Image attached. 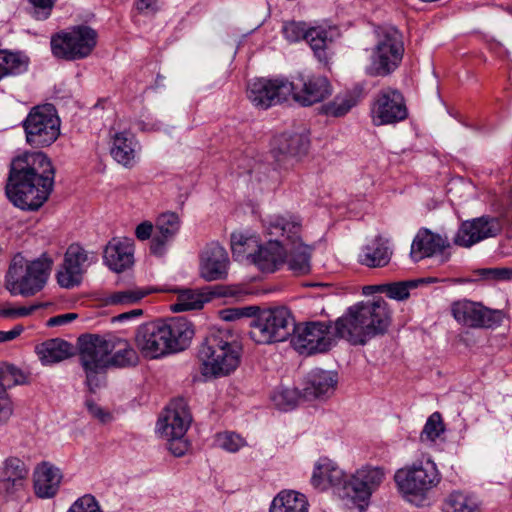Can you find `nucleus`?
I'll return each mask as SVG.
<instances>
[{
	"instance_id": "nucleus-26",
	"label": "nucleus",
	"mask_w": 512,
	"mask_h": 512,
	"mask_svg": "<svg viewBox=\"0 0 512 512\" xmlns=\"http://www.w3.org/2000/svg\"><path fill=\"white\" fill-rule=\"evenodd\" d=\"M337 384L336 372L314 369L307 376L302 397L305 400L326 399L334 394Z\"/></svg>"
},
{
	"instance_id": "nucleus-47",
	"label": "nucleus",
	"mask_w": 512,
	"mask_h": 512,
	"mask_svg": "<svg viewBox=\"0 0 512 512\" xmlns=\"http://www.w3.org/2000/svg\"><path fill=\"white\" fill-rule=\"evenodd\" d=\"M43 307V304L36 303L29 306H14L11 303L0 304V318L17 319L31 315L37 309Z\"/></svg>"
},
{
	"instance_id": "nucleus-46",
	"label": "nucleus",
	"mask_w": 512,
	"mask_h": 512,
	"mask_svg": "<svg viewBox=\"0 0 512 512\" xmlns=\"http://www.w3.org/2000/svg\"><path fill=\"white\" fill-rule=\"evenodd\" d=\"M300 399L299 392L294 388H281L272 395L274 405L282 411L295 408Z\"/></svg>"
},
{
	"instance_id": "nucleus-48",
	"label": "nucleus",
	"mask_w": 512,
	"mask_h": 512,
	"mask_svg": "<svg viewBox=\"0 0 512 512\" xmlns=\"http://www.w3.org/2000/svg\"><path fill=\"white\" fill-rule=\"evenodd\" d=\"M478 275L487 281H509L512 280V267L482 268L477 271Z\"/></svg>"
},
{
	"instance_id": "nucleus-52",
	"label": "nucleus",
	"mask_w": 512,
	"mask_h": 512,
	"mask_svg": "<svg viewBox=\"0 0 512 512\" xmlns=\"http://www.w3.org/2000/svg\"><path fill=\"white\" fill-rule=\"evenodd\" d=\"M56 0H30L33 5V16L38 20L49 17Z\"/></svg>"
},
{
	"instance_id": "nucleus-58",
	"label": "nucleus",
	"mask_w": 512,
	"mask_h": 512,
	"mask_svg": "<svg viewBox=\"0 0 512 512\" xmlns=\"http://www.w3.org/2000/svg\"><path fill=\"white\" fill-rule=\"evenodd\" d=\"M23 332V327L17 325L9 331H0V343L11 341Z\"/></svg>"
},
{
	"instance_id": "nucleus-56",
	"label": "nucleus",
	"mask_w": 512,
	"mask_h": 512,
	"mask_svg": "<svg viewBox=\"0 0 512 512\" xmlns=\"http://www.w3.org/2000/svg\"><path fill=\"white\" fill-rule=\"evenodd\" d=\"M86 406L90 414L99 419L101 422H107L110 419V414L105 412L100 406L95 404L94 402L87 400Z\"/></svg>"
},
{
	"instance_id": "nucleus-53",
	"label": "nucleus",
	"mask_w": 512,
	"mask_h": 512,
	"mask_svg": "<svg viewBox=\"0 0 512 512\" xmlns=\"http://www.w3.org/2000/svg\"><path fill=\"white\" fill-rule=\"evenodd\" d=\"M14 405L7 391L0 390V425L6 423L13 415Z\"/></svg>"
},
{
	"instance_id": "nucleus-3",
	"label": "nucleus",
	"mask_w": 512,
	"mask_h": 512,
	"mask_svg": "<svg viewBox=\"0 0 512 512\" xmlns=\"http://www.w3.org/2000/svg\"><path fill=\"white\" fill-rule=\"evenodd\" d=\"M193 336V325L185 318L156 320L138 327L135 345L143 357L159 359L186 349Z\"/></svg>"
},
{
	"instance_id": "nucleus-45",
	"label": "nucleus",
	"mask_w": 512,
	"mask_h": 512,
	"mask_svg": "<svg viewBox=\"0 0 512 512\" xmlns=\"http://www.w3.org/2000/svg\"><path fill=\"white\" fill-rule=\"evenodd\" d=\"M149 291L143 288H129L111 293L107 300L112 305H130L143 299Z\"/></svg>"
},
{
	"instance_id": "nucleus-8",
	"label": "nucleus",
	"mask_w": 512,
	"mask_h": 512,
	"mask_svg": "<svg viewBox=\"0 0 512 512\" xmlns=\"http://www.w3.org/2000/svg\"><path fill=\"white\" fill-rule=\"evenodd\" d=\"M294 318L285 307L266 309L249 322V337L256 344H272L286 341L292 336Z\"/></svg>"
},
{
	"instance_id": "nucleus-27",
	"label": "nucleus",
	"mask_w": 512,
	"mask_h": 512,
	"mask_svg": "<svg viewBox=\"0 0 512 512\" xmlns=\"http://www.w3.org/2000/svg\"><path fill=\"white\" fill-rule=\"evenodd\" d=\"M345 481V473L338 465L328 458H320L314 465L311 476V485L319 490L324 491L328 487L341 488L343 491Z\"/></svg>"
},
{
	"instance_id": "nucleus-12",
	"label": "nucleus",
	"mask_w": 512,
	"mask_h": 512,
	"mask_svg": "<svg viewBox=\"0 0 512 512\" xmlns=\"http://www.w3.org/2000/svg\"><path fill=\"white\" fill-rule=\"evenodd\" d=\"M52 265L53 259L46 253L30 262L22 275L18 274V269L14 264L9 268L6 288L13 295H34L46 284Z\"/></svg>"
},
{
	"instance_id": "nucleus-4",
	"label": "nucleus",
	"mask_w": 512,
	"mask_h": 512,
	"mask_svg": "<svg viewBox=\"0 0 512 512\" xmlns=\"http://www.w3.org/2000/svg\"><path fill=\"white\" fill-rule=\"evenodd\" d=\"M242 347L228 330H212L201 343L198 359L206 378H221L232 374L240 365Z\"/></svg>"
},
{
	"instance_id": "nucleus-24",
	"label": "nucleus",
	"mask_w": 512,
	"mask_h": 512,
	"mask_svg": "<svg viewBox=\"0 0 512 512\" xmlns=\"http://www.w3.org/2000/svg\"><path fill=\"white\" fill-rule=\"evenodd\" d=\"M29 470L26 464L17 457H8L0 465V493L14 495L22 490Z\"/></svg>"
},
{
	"instance_id": "nucleus-40",
	"label": "nucleus",
	"mask_w": 512,
	"mask_h": 512,
	"mask_svg": "<svg viewBox=\"0 0 512 512\" xmlns=\"http://www.w3.org/2000/svg\"><path fill=\"white\" fill-rule=\"evenodd\" d=\"M176 301L171 304L173 312H183L197 310L203 307V304L209 300L202 293H198L191 289L179 290Z\"/></svg>"
},
{
	"instance_id": "nucleus-21",
	"label": "nucleus",
	"mask_w": 512,
	"mask_h": 512,
	"mask_svg": "<svg viewBox=\"0 0 512 512\" xmlns=\"http://www.w3.org/2000/svg\"><path fill=\"white\" fill-rule=\"evenodd\" d=\"M290 84L294 86L291 97L305 107L322 102L332 94L331 84L323 76L299 75Z\"/></svg>"
},
{
	"instance_id": "nucleus-30",
	"label": "nucleus",
	"mask_w": 512,
	"mask_h": 512,
	"mask_svg": "<svg viewBox=\"0 0 512 512\" xmlns=\"http://www.w3.org/2000/svg\"><path fill=\"white\" fill-rule=\"evenodd\" d=\"M251 261L262 272L272 273L278 270L287 258V250L278 240H269L250 255Z\"/></svg>"
},
{
	"instance_id": "nucleus-37",
	"label": "nucleus",
	"mask_w": 512,
	"mask_h": 512,
	"mask_svg": "<svg viewBox=\"0 0 512 512\" xmlns=\"http://www.w3.org/2000/svg\"><path fill=\"white\" fill-rule=\"evenodd\" d=\"M289 251L288 266L295 274H306L310 271V248L300 243L285 247Z\"/></svg>"
},
{
	"instance_id": "nucleus-2",
	"label": "nucleus",
	"mask_w": 512,
	"mask_h": 512,
	"mask_svg": "<svg viewBox=\"0 0 512 512\" xmlns=\"http://www.w3.org/2000/svg\"><path fill=\"white\" fill-rule=\"evenodd\" d=\"M54 174L53 165L43 152L16 157L6 185L7 197L22 210H38L53 189Z\"/></svg>"
},
{
	"instance_id": "nucleus-14",
	"label": "nucleus",
	"mask_w": 512,
	"mask_h": 512,
	"mask_svg": "<svg viewBox=\"0 0 512 512\" xmlns=\"http://www.w3.org/2000/svg\"><path fill=\"white\" fill-rule=\"evenodd\" d=\"M293 89L294 86L285 78H257L248 84L247 97L255 107L265 110L287 101Z\"/></svg>"
},
{
	"instance_id": "nucleus-51",
	"label": "nucleus",
	"mask_w": 512,
	"mask_h": 512,
	"mask_svg": "<svg viewBox=\"0 0 512 512\" xmlns=\"http://www.w3.org/2000/svg\"><path fill=\"white\" fill-rule=\"evenodd\" d=\"M258 308L255 306L226 308L220 312L221 318L225 321H235L242 318L253 317Z\"/></svg>"
},
{
	"instance_id": "nucleus-31",
	"label": "nucleus",
	"mask_w": 512,
	"mask_h": 512,
	"mask_svg": "<svg viewBox=\"0 0 512 512\" xmlns=\"http://www.w3.org/2000/svg\"><path fill=\"white\" fill-rule=\"evenodd\" d=\"M392 254L389 240L378 235L362 248L358 261L370 268L384 267L390 262Z\"/></svg>"
},
{
	"instance_id": "nucleus-39",
	"label": "nucleus",
	"mask_w": 512,
	"mask_h": 512,
	"mask_svg": "<svg viewBox=\"0 0 512 512\" xmlns=\"http://www.w3.org/2000/svg\"><path fill=\"white\" fill-rule=\"evenodd\" d=\"M28 67V59L20 53L0 50V79L25 72Z\"/></svg>"
},
{
	"instance_id": "nucleus-19",
	"label": "nucleus",
	"mask_w": 512,
	"mask_h": 512,
	"mask_svg": "<svg viewBox=\"0 0 512 512\" xmlns=\"http://www.w3.org/2000/svg\"><path fill=\"white\" fill-rule=\"evenodd\" d=\"M501 231L502 223L499 218L481 216L464 221L456 233L454 243L469 248L485 239L496 237Z\"/></svg>"
},
{
	"instance_id": "nucleus-22",
	"label": "nucleus",
	"mask_w": 512,
	"mask_h": 512,
	"mask_svg": "<svg viewBox=\"0 0 512 512\" xmlns=\"http://www.w3.org/2000/svg\"><path fill=\"white\" fill-rule=\"evenodd\" d=\"M181 220L175 212H164L155 219V232L150 244L153 255L162 257L167 252V247L173 242L180 231Z\"/></svg>"
},
{
	"instance_id": "nucleus-15",
	"label": "nucleus",
	"mask_w": 512,
	"mask_h": 512,
	"mask_svg": "<svg viewBox=\"0 0 512 512\" xmlns=\"http://www.w3.org/2000/svg\"><path fill=\"white\" fill-rule=\"evenodd\" d=\"M451 313L459 324L470 328L498 326L504 317V313L501 310L489 309L480 302L467 299L453 302Z\"/></svg>"
},
{
	"instance_id": "nucleus-11",
	"label": "nucleus",
	"mask_w": 512,
	"mask_h": 512,
	"mask_svg": "<svg viewBox=\"0 0 512 512\" xmlns=\"http://www.w3.org/2000/svg\"><path fill=\"white\" fill-rule=\"evenodd\" d=\"M96 43L97 32L89 26L79 25L53 35L51 50L57 58L78 60L90 55Z\"/></svg>"
},
{
	"instance_id": "nucleus-59",
	"label": "nucleus",
	"mask_w": 512,
	"mask_h": 512,
	"mask_svg": "<svg viewBox=\"0 0 512 512\" xmlns=\"http://www.w3.org/2000/svg\"><path fill=\"white\" fill-rule=\"evenodd\" d=\"M142 314H143V311L141 309H134L129 312L119 314L118 316L114 317V320L122 322L125 320H130L135 317H139Z\"/></svg>"
},
{
	"instance_id": "nucleus-25",
	"label": "nucleus",
	"mask_w": 512,
	"mask_h": 512,
	"mask_svg": "<svg viewBox=\"0 0 512 512\" xmlns=\"http://www.w3.org/2000/svg\"><path fill=\"white\" fill-rule=\"evenodd\" d=\"M309 147V140L299 133H283L274 138L272 153L280 166L286 165L291 159L304 155Z\"/></svg>"
},
{
	"instance_id": "nucleus-1",
	"label": "nucleus",
	"mask_w": 512,
	"mask_h": 512,
	"mask_svg": "<svg viewBox=\"0 0 512 512\" xmlns=\"http://www.w3.org/2000/svg\"><path fill=\"white\" fill-rule=\"evenodd\" d=\"M391 317L383 298L350 306L332 326L331 321H309L293 326L291 344L300 353L314 354L328 351L336 339L352 345H365L372 338L383 335Z\"/></svg>"
},
{
	"instance_id": "nucleus-55",
	"label": "nucleus",
	"mask_w": 512,
	"mask_h": 512,
	"mask_svg": "<svg viewBox=\"0 0 512 512\" xmlns=\"http://www.w3.org/2000/svg\"><path fill=\"white\" fill-rule=\"evenodd\" d=\"M155 232V223L151 221H143L135 228V236L140 241H145L153 238Z\"/></svg>"
},
{
	"instance_id": "nucleus-38",
	"label": "nucleus",
	"mask_w": 512,
	"mask_h": 512,
	"mask_svg": "<svg viewBox=\"0 0 512 512\" xmlns=\"http://www.w3.org/2000/svg\"><path fill=\"white\" fill-rule=\"evenodd\" d=\"M443 512H481L479 504L472 496L454 491L444 501Z\"/></svg>"
},
{
	"instance_id": "nucleus-5",
	"label": "nucleus",
	"mask_w": 512,
	"mask_h": 512,
	"mask_svg": "<svg viewBox=\"0 0 512 512\" xmlns=\"http://www.w3.org/2000/svg\"><path fill=\"white\" fill-rule=\"evenodd\" d=\"M80 364L86 375V385L90 392L100 388L109 369V355L113 352L111 334L86 333L77 339Z\"/></svg>"
},
{
	"instance_id": "nucleus-29",
	"label": "nucleus",
	"mask_w": 512,
	"mask_h": 512,
	"mask_svg": "<svg viewBox=\"0 0 512 512\" xmlns=\"http://www.w3.org/2000/svg\"><path fill=\"white\" fill-rule=\"evenodd\" d=\"M447 247L449 242L446 237L428 229H421L412 242L410 255L415 262H418L423 258L442 253Z\"/></svg>"
},
{
	"instance_id": "nucleus-13",
	"label": "nucleus",
	"mask_w": 512,
	"mask_h": 512,
	"mask_svg": "<svg viewBox=\"0 0 512 512\" xmlns=\"http://www.w3.org/2000/svg\"><path fill=\"white\" fill-rule=\"evenodd\" d=\"M386 475L387 470L383 466L363 465L349 479L345 478L343 493H340V496L349 498L359 507L367 505L372 494L386 479Z\"/></svg>"
},
{
	"instance_id": "nucleus-61",
	"label": "nucleus",
	"mask_w": 512,
	"mask_h": 512,
	"mask_svg": "<svg viewBox=\"0 0 512 512\" xmlns=\"http://www.w3.org/2000/svg\"><path fill=\"white\" fill-rule=\"evenodd\" d=\"M214 295H225V293H222V292H218V293H213Z\"/></svg>"
},
{
	"instance_id": "nucleus-34",
	"label": "nucleus",
	"mask_w": 512,
	"mask_h": 512,
	"mask_svg": "<svg viewBox=\"0 0 512 512\" xmlns=\"http://www.w3.org/2000/svg\"><path fill=\"white\" fill-rule=\"evenodd\" d=\"M37 355L43 365H52L73 355V346L59 338L50 339L36 347Z\"/></svg>"
},
{
	"instance_id": "nucleus-44",
	"label": "nucleus",
	"mask_w": 512,
	"mask_h": 512,
	"mask_svg": "<svg viewBox=\"0 0 512 512\" xmlns=\"http://www.w3.org/2000/svg\"><path fill=\"white\" fill-rule=\"evenodd\" d=\"M26 382V375L16 366L8 363L0 364V390L7 391L16 385Z\"/></svg>"
},
{
	"instance_id": "nucleus-20",
	"label": "nucleus",
	"mask_w": 512,
	"mask_h": 512,
	"mask_svg": "<svg viewBox=\"0 0 512 512\" xmlns=\"http://www.w3.org/2000/svg\"><path fill=\"white\" fill-rule=\"evenodd\" d=\"M282 32L289 42L306 40L319 60L326 58L325 49L331 42L329 31L326 28L308 27L304 22L291 21L283 25Z\"/></svg>"
},
{
	"instance_id": "nucleus-10",
	"label": "nucleus",
	"mask_w": 512,
	"mask_h": 512,
	"mask_svg": "<svg viewBox=\"0 0 512 512\" xmlns=\"http://www.w3.org/2000/svg\"><path fill=\"white\" fill-rule=\"evenodd\" d=\"M61 121L52 104L33 107L23 121L26 141L36 148L52 145L60 135Z\"/></svg>"
},
{
	"instance_id": "nucleus-57",
	"label": "nucleus",
	"mask_w": 512,
	"mask_h": 512,
	"mask_svg": "<svg viewBox=\"0 0 512 512\" xmlns=\"http://www.w3.org/2000/svg\"><path fill=\"white\" fill-rule=\"evenodd\" d=\"M76 318H77V314H75V313H66V314L57 315V316L51 317L47 321V326L55 327V326L65 325V324L70 323L71 321L75 320Z\"/></svg>"
},
{
	"instance_id": "nucleus-60",
	"label": "nucleus",
	"mask_w": 512,
	"mask_h": 512,
	"mask_svg": "<svg viewBox=\"0 0 512 512\" xmlns=\"http://www.w3.org/2000/svg\"><path fill=\"white\" fill-rule=\"evenodd\" d=\"M249 241H250V239L245 238L242 235L232 234V236H231L232 249L234 251H237L238 247H242V246L247 245Z\"/></svg>"
},
{
	"instance_id": "nucleus-32",
	"label": "nucleus",
	"mask_w": 512,
	"mask_h": 512,
	"mask_svg": "<svg viewBox=\"0 0 512 512\" xmlns=\"http://www.w3.org/2000/svg\"><path fill=\"white\" fill-rule=\"evenodd\" d=\"M139 149L135 135L129 131H122L114 135L110 154L117 163L124 167H132L136 162Z\"/></svg>"
},
{
	"instance_id": "nucleus-33",
	"label": "nucleus",
	"mask_w": 512,
	"mask_h": 512,
	"mask_svg": "<svg viewBox=\"0 0 512 512\" xmlns=\"http://www.w3.org/2000/svg\"><path fill=\"white\" fill-rule=\"evenodd\" d=\"M62 475L60 470L49 464L42 463L34 472V488L41 498L53 497L60 486Z\"/></svg>"
},
{
	"instance_id": "nucleus-42",
	"label": "nucleus",
	"mask_w": 512,
	"mask_h": 512,
	"mask_svg": "<svg viewBox=\"0 0 512 512\" xmlns=\"http://www.w3.org/2000/svg\"><path fill=\"white\" fill-rule=\"evenodd\" d=\"M357 103L351 93L337 95L333 101L327 103L323 109L326 115L341 117L347 114Z\"/></svg>"
},
{
	"instance_id": "nucleus-54",
	"label": "nucleus",
	"mask_w": 512,
	"mask_h": 512,
	"mask_svg": "<svg viewBox=\"0 0 512 512\" xmlns=\"http://www.w3.org/2000/svg\"><path fill=\"white\" fill-rule=\"evenodd\" d=\"M162 6V0H136V10L144 15H151L160 10Z\"/></svg>"
},
{
	"instance_id": "nucleus-16",
	"label": "nucleus",
	"mask_w": 512,
	"mask_h": 512,
	"mask_svg": "<svg viewBox=\"0 0 512 512\" xmlns=\"http://www.w3.org/2000/svg\"><path fill=\"white\" fill-rule=\"evenodd\" d=\"M407 115V108L400 91L388 87L376 94L371 106V117L374 125L395 124L405 120Z\"/></svg>"
},
{
	"instance_id": "nucleus-18",
	"label": "nucleus",
	"mask_w": 512,
	"mask_h": 512,
	"mask_svg": "<svg viewBox=\"0 0 512 512\" xmlns=\"http://www.w3.org/2000/svg\"><path fill=\"white\" fill-rule=\"evenodd\" d=\"M265 232L280 241L283 247L294 246L302 240V220L290 212L274 213L263 220Z\"/></svg>"
},
{
	"instance_id": "nucleus-35",
	"label": "nucleus",
	"mask_w": 512,
	"mask_h": 512,
	"mask_svg": "<svg viewBox=\"0 0 512 512\" xmlns=\"http://www.w3.org/2000/svg\"><path fill=\"white\" fill-rule=\"evenodd\" d=\"M113 352L109 355V368H125L137 365L139 361L136 350L127 340L111 335Z\"/></svg>"
},
{
	"instance_id": "nucleus-36",
	"label": "nucleus",
	"mask_w": 512,
	"mask_h": 512,
	"mask_svg": "<svg viewBox=\"0 0 512 512\" xmlns=\"http://www.w3.org/2000/svg\"><path fill=\"white\" fill-rule=\"evenodd\" d=\"M270 512H308V501L306 496L299 492L281 491L273 499Z\"/></svg>"
},
{
	"instance_id": "nucleus-17",
	"label": "nucleus",
	"mask_w": 512,
	"mask_h": 512,
	"mask_svg": "<svg viewBox=\"0 0 512 512\" xmlns=\"http://www.w3.org/2000/svg\"><path fill=\"white\" fill-rule=\"evenodd\" d=\"M94 262H96V256L90 254L81 245L77 243L69 245L64 254L63 264L56 275L58 284L67 289L78 286L87 268Z\"/></svg>"
},
{
	"instance_id": "nucleus-9",
	"label": "nucleus",
	"mask_w": 512,
	"mask_h": 512,
	"mask_svg": "<svg viewBox=\"0 0 512 512\" xmlns=\"http://www.w3.org/2000/svg\"><path fill=\"white\" fill-rule=\"evenodd\" d=\"M190 423L191 415L182 400L171 402L157 422V432L168 441L169 451L177 457L189 448L184 437Z\"/></svg>"
},
{
	"instance_id": "nucleus-7",
	"label": "nucleus",
	"mask_w": 512,
	"mask_h": 512,
	"mask_svg": "<svg viewBox=\"0 0 512 512\" xmlns=\"http://www.w3.org/2000/svg\"><path fill=\"white\" fill-rule=\"evenodd\" d=\"M377 42L365 72L372 77H386L401 64L404 55L402 33L394 26H382L376 30Z\"/></svg>"
},
{
	"instance_id": "nucleus-41",
	"label": "nucleus",
	"mask_w": 512,
	"mask_h": 512,
	"mask_svg": "<svg viewBox=\"0 0 512 512\" xmlns=\"http://www.w3.org/2000/svg\"><path fill=\"white\" fill-rule=\"evenodd\" d=\"M424 280H409L404 282H396L390 284H382L376 286H367L365 289L371 291L385 293L389 298L395 300H404L409 297L410 289L416 288L420 282Z\"/></svg>"
},
{
	"instance_id": "nucleus-6",
	"label": "nucleus",
	"mask_w": 512,
	"mask_h": 512,
	"mask_svg": "<svg viewBox=\"0 0 512 512\" xmlns=\"http://www.w3.org/2000/svg\"><path fill=\"white\" fill-rule=\"evenodd\" d=\"M441 478L436 463L430 458L406 465L394 474V481L399 493L406 501L417 505L423 502L427 494L438 486Z\"/></svg>"
},
{
	"instance_id": "nucleus-49",
	"label": "nucleus",
	"mask_w": 512,
	"mask_h": 512,
	"mask_svg": "<svg viewBox=\"0 0 512 512\" xmlns=\"http://www.w3.org/2000/svg\"><path fill=\"white\" fill-rule=\"evenodd\" d=\"M67 512H103L97 499L86 494L78 498L67 510Z\"/></svg>"
},
{
	"instance_id": "nucleus-28",
	"label": "nucleus",
	"mask_w": 512,
	"mask_h": 512,
	"mask_svg": "<svg viewBox=\"0 0 512 512\" xmlns=\"http://www.w3.org/2000/svg\"><path fill=\"white\" fill-rule=\"evenodd\" d=\"M133 244L129 239L113 238L105 247L104 263L115 272H122L133 264Z\"/></svg>"
},
{
	"instance_id": "nucleus-43",
	"label": "nucleus",
	"mask_w": 512,
	"mask_h": 512,
	"mask_svg": "<svg viewBox=\"0 0 512 512\" xmlns=\"http://www.w3.org/2000/svg\"><path fill=\"white\" fill-rule=\"evenodd\" d=\"M444 424L439 412L432 413L427 419L420 434V441L426 445L433 444L444 432Z\"/></svg>"
},
{
	"instance_id": "nucleus-50",
	"label": "nucleus",
	"mask_w": 512,
	"mask_h": 512,
	"mask_svg": "<svg viewBox=\"0 0 512 512\" xmlns=\"http://www.w3.org/2000/svg\"><path fill=\"white\" fill-rule=\"evenodd\" d=\"M217 442L219 447L231 453L237 452L245 445V440L240 435L233 432L220 434L217 438Z\"/></svg>"
},
{
	"instance_id": "nucleus-23",
	"label": "nucleus",
	"mask_w": 512,
	"mask_h": 512,
	"mask_svg": "<svg viewBox=\"0 0 512 512\" xmlns=\"http://www.w3.org/2000/svg\"><path fill=\"white\" fill-rule=\"evenodd\" d=\"M229 258L226 250L216 242L208 244L200 256V276L206 281L225 279Z\"/></svg>"
}]
</instances>
